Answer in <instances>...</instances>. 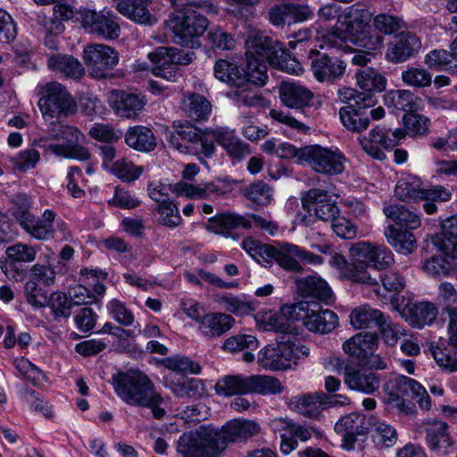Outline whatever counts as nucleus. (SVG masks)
<instances>
[{
  "label": "nucleus",
  "instance_id": "nucleus-14",
  "mask_svg": "<svg viewBox=\"0 0 457 457\" xmlns=\"http://www.w3.org/2000/svg\"><path fill=\"white\" fill-rule=\"evenodd\" d=\"M302 156L317 172L326 175H337L344 171L346 162L344 154L337 148L308 145L303 147Z\"/></svg>",
  "mask_w": 457,
  "mask_h": 457
},
{
  "label": "nucleus",
  "instance_id": "nucleus-6",
  "mask_svg": "<svg viewBox=\"0 0 457 457\" xmlns=\"http://www.w3.org/2000/svg\"><path fill=\"white\" fill-rule=\"evenodd\" d=\"M113 386L118 396L129 405H151L159 400V393L154 391L153 382L139 370L119 374Z\"/></svg>",
  "mask_w": 457,
  "mask_h": 457
},
{
  "label": "nucleus",
  "instance_id": "nucleus-43",
  "mask_svg": "<svg viewBox=\"0 0 457 457\" xmlns=\"http://www.w3.org/2000/svg\"><path fill=\"white\" fill-rule=\"evenodd\" d=\"M5 253L7 261L1 262V270L8 278H13L10 272L12 262H32L36 259L37 248L34 245L18 243L7 247Z\"/></svg>",
  "mask_w": 457,
  "mask_h": 457
},
{
  "label": "nucleus",
  "instance_id": "nucleus-5",
  "mask_svg": "<svg viewBox=\"0 0 457 457\" xmlns=\"http://www.w3.org/2000/svg\"><path fill=\"white\" fill-rule=\"evenodd\" d=\"M42 142L44 144L41 146L56 156L79 161L90 157L89 151L83 145L86 142L85 135L73 126L55 125Z\"/></svg>",
  "mask_w": 457,
  "mask_h": 457
},
{
  "label": "nucleus",
  "instance_id": "nucleus-24",
  "mask_svg": "<svg viewBox=\"0 0 457 457\" xmlns=\"http://www.w3.org/2000/svg\"><path fill=\"white\" fill-rule=\"evenodd\" d=\"M108 102L118 116L126 119H135L146 104L145 96L141 95L118 90L109 93Z\"/></svg>",
  "mask_w": 457,
  "mask_h": 457
},
{
  "label": "nucleus",
  "instance_id": "nucleus-63",
  "mask_svg": "<svg viewBox=\"0 0 457 457\" xmlns=\"http://www.w3.org/2000/svg\"><path fill=\"white\" fill-rule=\"evenodd\" d=\"M403 124L405 129L412 136H423L427 134L430 126V120L422 115L411 112V113H405L403 117Z\"/></svg>",
  "mask_w": 457,
  "mask_h": 457
},
{
  "label": "nucleus",
  "instance_id": "nucleus-12",
  "mask_svg": "<svg viewBox=\"0 0 457 457\" xmlns=\"http://www.w3.org/2000/svg\"><path fill=\"white\" fill-rule=\"evenodd\" d=\"M16 204L21 206L13 212V215L29 236L38 240H47L54 236V221L56 216L54 212L46 210L42 219L36 218L29 212L30 203L25 195H17Z\"/></svg>",
  "mask_w": 457,
  "mask_h": 457
},
{
  "label": "nucleus",
  "instance_id": "nucleus-51",
  "mask_svg": "<svg viewBox=\"0 0 457 457\" xmlns=\"http://www.w3.org/2000/svg\"><path fill=\"white\" fill-rule=\"evenodd\" d=\"M184 109L194 120H206L212 112L211 103L198 94H188L184 98Z\"/></svg>",
  "mask_w": 457,
  "mask_h": 457
},
{
  "label": "nucleus",
  "instance_id": "nucleus-20",
  "mask_svg": "<svg viewBox=\"0 0 457 457\" xmlns=\"http://www.w3.org/2000/svg\"><path fill=\"white\" fill-rule=\"evenodd\" d=\"M303 205L310 213L323 221H329L339 214V209L332 196L318 188L309 190L303 198Z\"/></svg>",
  "mask_w": 457,
  "mask_h": 457
},
{
  "label": "nucleus",
  "instance_id": "nucleus-15",
  "mask_svg": "<svg viewBox=\"0 0 457 457\" xmlns=\"http://www.w3.org/2000/svg\"><path fill=\"white\" fill-rule=\"evenodd\" d=\"M262 37L266 39V42L258 47L257 54L258 62H262L265 65L266 71L267 63H269L288 74L299 75L303 72L302 64L286 51L282 43L263 34Z\"/></svg>",
  "mask_w": 457,
  "mask_h": 457
},
{
  "label": "nucleus",
  "instance_id": "nucleus-50",
  "mask_svg": "<svg viewBox=\"0 0 457 457\" xmlns=\"http://www.w3.org/2000/svg\"><path fill=\"white\" fill-rule=\"evenodd\" d=\"M312 431L313 429L312 428L304 427L293 422L289 433L281 434V453L285 455L292 453L298 446L296 438L302 442H306L311 438Z\"/></svg>",
  "mask_w": 457,
  "mask_h": 457
},
{
  "label": "nucleus",
  "instance_id": "nucleus-30",
  "mask_svg": "<svg viewBox=\"0 0 457 457\" xmlns=\"http://www.w3.org/2000/svg\"><path fill=\"white\" fill-rule=\"evenodd\" d=\"M421 47L419 37L411 33H401L388 44L386 58L395 63L403 62Z\"/></svg>",
  "mask_w": 457,
  "mask_h": 457
},
{
  "label": "nucleus",
  "instance_id": "nucleus-7",
  "mask_svg": "<svg viewBox=\"0 0 457 457\" xmlns=\"http://www.w3.org/2000/svg\"><path fill=\"white\" fill-rule=\"evenodd\" d=\"M309 354V348L296 340H287L262 348L257 356V363L267 370H285L291 369L301 358Z\"/></svg>",
  "mask_w": 457,
  "mask_h": 457
},
{
  "label": "nucleus",
  "instance_id": "nucleus-2",
  "mask_svg": "<svg viewBox=\"0 0 457 457\" xmlns=\"http://www.w3.org/2000/svg\"><path fill=\"white\" fill-rule=\"evenodd\" d=\"M260 31H250L245 41L246 66L240 71L233 62L220 59L214 64V75L220 81L226 83L230 88H242L247 83L263 86L268 80L265 65L258 62V47L265 44Z\"/></svg>",
  "mask_w": 457,
  "mask_h": 457
},
{
  "label": "nucleus",
  "instance_id": "nucleus-52",
  "mask_svg": "<svg viewBox=\"0 0 457 457\" xmlns=\"http://www.w3.org/2000/svg\"><path fill=\"white\" fill-rule=\"evenodd\" d=\"M108 172L122 182L131 183L143 174L144 167L136 165L128 158H120L112 164Z\"/></svg>",
  "mask_w": 457,
  "mask_h": 457
},
{
  "label": "nucleus",
  "instance_id": "nucleus-16",
  "mask_svg": "<svg viewBox=\"0 0 457 457\" xmlns=\"http://www.w3.org/2000/svg\"><path fill=\"white\" fill-rule=\"evenodd\" d=\"M82 58L90 75L99 79L105 78L119 62L118 52L104 44L86 46Z\"/></svg>",
  "mask_w": 457,
  "mask_h": 457
},
{
  "label": "nucleus",
  "instance_id": "nucleus-59",
  "mask_svg": "<svg viewBox=\"0 0 457 457\" xmlns=\"http://www.w3.org/2000/svg\"><path fill=\"white\" fill-rule=\"evenodd\" d=\"M403 83L409 87L424 88L432 83V75L424 68L409 67L402 72Z\"/></svg>",
  "mask_w": 457,
  "mask_h": 457
},
{
  "label": "nucleus",
  "instance_id": "nucleus-3",
  "mask_svg": "<svg viewBox=\"0 0 457 457\" xmlns=\"http://www.w3.org/2000/svg\"><path fill=\"white\" fill-rule=\"evenodd\" d=\"M370 13L363 10L351 8L337 21L331 32L321 37L332 46L340 47L342 42H351L367 53L380 52L384 37L370 30Z\"/></svg>",
  "mask_w": 457,
  "mask_h": 457
},
{
  "label": "nucleus",
  "instance_id": "nucleus-49",
  "mask_svg": "<svg viewBox=\"0 0 457 457\" xmlns=\"http://www.w3.org/2000/svg\"><path fill=\"white\" fill-rule=\"evenodd\" d=\"M300 246L289 243H282L275 247L274 260L285 270L298 272L302 270L299 263Z\"/></svg>",
  "mask_w": 457,
  "mask_h": 457
},
{
  "label": "nucleus",
  "instance_id": "nucleus-38",
  "mask_svg": "<svg viewBox=\"0 0 457 457\" xmlns=\"http://www.w3.org/2000/svg\"><path fill=\"white\" fill-rule=\"evenodd\" d=\"M297 288L304 296H313L328 303L335 300L327 281L317 276H308L297 280Z\"/></svg>",
  "mask_w": 457,
  "mask_h": 457
},
{
  "label": "nucleus",
  "instance_id": "nucleus-27",
  "mask_svg": "<svg viewBox=\"0 0 457 457\" xmlns=\"http://www.w3.org/2000/svg\"><path fill=\"white\" fill-rule=\"evenodd\" d=\"M210 133L232 160L239 162L250 154L248 145L237 136L235 129L217 127L210 129Z\"/></svg>",
  "mask_w": 457,
  "mask_h": 457
},
{
  "label": "nucleus",
  "instance_id": "nucleus-39",
  "mask_svg": "<svg viewBox=\"0 0 457 457\" xmlns=\"http://www.w3.org/2000/svg\"><path fill=\"white\" fill-rule=\"evenodd\" d=\"M218 395L230 397L249 394V376L241 374L226 375L220 378L214 386Z\"/></svg>",
  "mask_w": 457,
  "mask_h": 457
},
{
  "label": "nucleus",
  "instance_id": "nucleus-10",
  "mask_svg": "<svg viewBox=\"0 0 457 457\" xmlns=\"http://www.w3.org/2000/svg\"><path fill=\"white\" fill-rule=\"evenodd\" d=\"M284 312L287 314L295 313V320H302L311 332L327 334L338 325V317L334 312L321 309L315 303L301 302L287 306Z\"/></svg>",
  "mask_w": 457,
  "mask_h": 457
},
{
  "label": "nucleus",
  "instance_id": "nucleus-57",
  "mask_svg": "<svg viewBox=\"0 0 457 457\" xmlns=\"http://www.w3.org/2000/svg\"><path fill=\"white\" fill-rule=\"evenodd\" d=\"M378 246L379 244L369 241L355 243L349 250L351 261L354 262L355 265H358L359 269L363 267L368 271L367 268L370 266L373 256L377 253Z\"/></svg>",
  "mask_w": 457,
  "mask_h": 457
},
{
  "label": "nucleus",
  "instance_id": "nucleus-54",
  "mask_svg": "<svg viewBox=\"0 0 457 457\" xmlns=\"http://www.w3.org/2000/svg\"><path fill=\"white\" fill-rule=\"evenodd\" d=\"M385 215L392 220L396 225L415 229L420 226V219L414 212L401 205H389L383 210Z\"/></svg>",
  "mask_w": 457,
  "mask_h": 457
},
{
  "label": "nucleus",
  "instance_id": "nucleus-31",
  "mask_svg": "<svg viewBox=\"0 0 457 457\" xmlns=\"http://www.w3.org/2000/svg\"><path fill=\"white\" fill-rule=\"evenodd\" d=\"M235 323V319L228 313L207 312L197 325V331L206 338H216L232 328Z\"/></svg>",
  "mask_w": 457,
  "mask_h": 457
},
{
  "label": "nucleus",
  "instance_id": "nucleus-53",
  "mask_svg": "<svg viewBox=\"0 0 457 457\" xmlns=\"http://www.w3.org/2000/svg\"><path fill=\"white\" fill-rule=\"evenodd\" d=\"M343 125L353 132L365 130L370 124V119L364 112L356 110L353 105L342 107L339 111Z\"/></svg>",
  "mask_w": 457,
  "mask_h": 457
},
{
  "label": "nucleus",
  "instance_id": "nucleus-26",
  "mask_svg": "<svg viewBox=\"0 0 457 457\" xmlns=\"http://www.w3.org/2000/svg\"><path fill=\"white\" fill-rule=\"evenodd\" d=\"M427 443L436 457H445L456 450V442L449 432L447 423L434 422L427 430Z\"/></svg>",
  "mask_w": 457,
  "mask_h": 457
},
{
  "label": "nucleus",
  "instance_id": "nucleus-61",
  "mask_svg": "<svg viewBox=\"0 0 457 457\" xmlns=\"http://www.w3.org/2000/svg\"><path fill=\"white\" fill-rule=\"evenodd\" d=\"M40 160L38 151L35 149H25L19 152L15 156L11 157V162L13 170L25 172L36 167Z\"/></svg>",
  "mask_w": 457,
  "mask_h": 457
},
{
  "label": "nucleus",
  "instance_id": "nucleus-33",
  "mask_svg": "<svg viewBox=\"0 0 457 457\" xmlns=\"http://www.w3.org/2000/svg\"><path fill=\"white\" fill-rule=\"evenodd\" d=\"M279 98L284 105L300 109L309 105L313 94L307 87L295 81H283L279 86Z\"/></svg>",
  "mask_w": 457,
  "mask_h": 457
},
{
  "label": "nucleus",
  "instance_id": "nucleus-37",
  "mask_svg": "<svg viewBox=\"0 0 457 457\" xmlns=\"http://www.w3.org/2000/svg\"><path fill=\"white\" fill-rule=\"evenodd\" d=\"M213 299L225 311L239 317L250 315L256 309L254 303L245 295H235L231 293H219L214 295Z\"/></svg>",
  "mask_w": 457,
  "mask_h": 457
},
{
  "label": "nucleus",
  "instance_id": "nucleus-46",
  "mask_svg": "<svg viewBox=\"0 0 457 457\" xmlns=\"http://www.w3.org/2000/svg\"><path fill=\"white\" fill-rule=\"evenodd\" d=\"M358 87L365 92H382L386 87V79L374 68H361L355 73Z\"/></svg>",
  "mask_w": 457,
  "mask_h": 457
},
{
  "label": "nucleus",
  "instance_id": "nucleus-4",
  "mask_svg": "<svg viewBox=\"0 0 457 457\" xmlns=\"http://www.w3.org/2000/svg\"><path fill=\"white\" fill-rule=\"evenodd\" d=\"M384 392L385 403L390 409L400 413L412 415L416 412L414 403L405 397L415 399L423 410L430 409V397L425 387L411 378L401 375L388 379L384 386Z\"/></svg>",
  "mask_w": 457,
  "mask_h": 457
},
{
  "label": "nucleus",
  "instance_id": "nucleus-48",
  "mask_svg": "<svg viewBox=\"0 0 457 457\" xmlns=\"http://www.w3.org/2000/svg\"><path fill=\"white\" fill-rule=\"evenodd\" d=\"M283 391V384L275 377L268 375L249 376V394L270 395L281 394Z\"/></svg>",
  "mask_w": 457,
  "mask_h": 457
},
{
  "label": "nucleus",
  "instance_id": "nucleus-25",
  "mask_svg": "<svg viewBox=\"0 0 457 457\" xmlns=\"http://www.w3.org/2000/svg\"><path fill=\"white\" fill-rule=\"evenodd\" d=\"M292 304H286L279 312L261 310L254 315L256 328L262 331H275L281 333L293 332L292 323L295 320V313L287 314L284 309Z\"/></svg>",
  "mask_w": 457,
  "mask_h": 457
},
{
  "label": "nucleus",
  "instance_id": "nucleus-41",
  "mask_svg": "<svg viewBox=\"0 0 457 457\" xmlns=\"http://www.w3.org/2000/svg\"><path fill=\"white\" fill-rule=\"evenodd\" d=\"M384 236L387 243L401 254H411L417 248L416 238L409 230L397 229L389 225L385 228Z\"/></svg>",
  "mask_w": 457,
  "mask_h": 457
},
{
  "label": "nucleus",
  "instance_id": "nucleus-56",
  "mask_svg": "<svg viewBox=\"0 0 457 457\" xmlns=\"http://www.w3.org/2000/svg\"><path fill=\"white\" fill-rule=\"evenodd\" d=\"M197 137L196 129L194 127H182L179 129L170 132L168 141L170 145L181 154H191L192 143Z\"/></svg>",
  "mask_w": 457,
  "mask_h": 457
},
{
  "label": "nucleus",
  "instance_id": "nucleus-1",
  "mask_svg": "<svg viewBox=\"0 0 457 457\" xmlns=\"http://www.w3.org/2000/svg\"><path fill=\"white\" fill-rule=\"evenodd\" d=\"M260 432V424L253 420L233 419L221 428L201 426L179 436L177 452L182 457H220L228 443L246 441Z\"/></svg>",
  "mask_w": 457,
  "mask_h": 457
},
{
  "label": "nucleus",
  "instance_id": "nucleus-36",
  "mask_svg": "<svg viewBox=\"0 0 457 457\" xmlns=\"http://www.w3.org/2000/svg\"><path fill=\"white\" fill-rule=\"evenodd\" d=\"M433 243L442 254L457 258V215L443 222L442 232L433 239Z\"/></svg>",
  "mask_w": 457,
  "mask_h": 457
},
{
  "label": "nucleus",
  "instance_id": "nucleus-40",
  "mask_svg": "<svg viewBox=\"0 0 457 457\" xmlns=\"http://www.w3.org/2000/svg\"><path fill=\"white\" fill-rule=\"evenodd\" d=\"M128 146L139 152L149 153L156 147L153 131L144 126L130 127L124 135Z\"/></svg>",
  "mask_w": 457,
  "mask_h": 457
},
{
  "label": "nucleus",
  "instance_id": "nucleus-47",
  "mask_svg": "<svg viewBox=\"0 0 457 457\" xmlns=\"http://www.w3.org/2000/svg\"><path fill=\"white\" fill-rule=\"evenodd\" d=\"M383 313L369 305H361L353 309L350 314L351 325L356 329L379 326Z\"/></svg>",
  "mask_w": 457,
  "mask_h": 457
},
{
  "label": "nucleus",
  "instance_id": "nucleus-60",
  "mask_svg": "<svg viewBox=\"0 0 457 457\" xmlns=\"http://www.w3.org/2000/svg\"><path fill=\"white\" fill-rule=\"evenodd\" d=\"M451 46V53L444 49H435L429 51L424 57V62L430 70L441 71L445 69L453 58H457V54L453 52V46Z\"/></svg>",
  "mask_w": 457,
  "mask_h": 457
},
{
  "label": "nucleus",
  "instance_id": "nucleus-11",
  "mask_svg": "<svg viewBox=\"0 0 457 457\" xmlns=\"http://www.w3.org/2000/svg\"><path fill=\"white\" fill-rule=\"evenodd\" d=\"M257 228L270 236H275L278 232V225L260 215L250 214L241 216L234 213H220L210 218L206 224V228L215 234L228 236L229 231L237 228Z\"/></svg>",
  "mask_w": 457,
  "mask_h": 457
},
{
  "label": "nucleus",
  "instance_id": "nucleus-55",
  "mask_svg": "<svg viewBox=\"0 0 457 457\" xmlns=\"http://www.w3.org/2000/svg\"><path fill=\"white\" fill-rule=\"evenodd\" d=\"M423 188L420 179L409 176L398 180L395 193L403 201H420L422 199Z\"/></svg>",
  "mask_w": 457,
  "mask_h": 457
},
{
  "label": "nucleus",
  "instance_id": "nucleus-9",
  "mask_svg": "<svg viewBox=\"0 0 457 457\" xmlns=\"http://www.w3.org/2000/svg\"><path fill=\"white\" fill-rule=\"evenodd\" d=\"M152 62V73L170 82L178 81L180 72L176 65H187L195 58L193 51L160 46L147 54Z\"/></svg>",
  "mask_w": 457,
  "mask_h": 457
},
{
  "label": "nucleus",
  "instance_id": "nucleus-58",
  "mask_svg": "<svg viewBox=\"0 0 457 457\" xmlns=\"http://www.w3.org/2000/svg\"><path fill=\"white\" fill-rule=\"evenodd\" d=\"M442 256L434 255L425 260L422 263V270L428 276L441 278L448 275L454 268V261L457 258H451L443 254Z\"/></svg>",
  "mask_w": 457,
  "mask_h": 457
},
{
  "label": "nucleus",
  "instance_id": "nucleus-62",
  "mask_svg": "<svg viewBox=\"0 0 457 457\" xmlns=\"http://www.w3.org/2000/svg\"><path fill=\"white\" fill-rule=\"evenodd\" d=\"M258 345L259 342L254 336L238 334L227 338L222 347L227 352L235 353L245 349L254 350Z\"/></svg>",
  "mask_w": 457,
  "mask_h": 457
},
{
  "label": "nucleus",
  "instance_id": "nucleus-35",
  "mask_svg": "<svg viewBox=\"0 0 457 457\" xmlns=\"http://www.w3.org/2000/svg\"><path fill=\"white\" fill-rule=\"evenodd\" d=\"M437 314L438 310L433 303L420 302L406 306L403 316L412 327L421 328L427 325H431L436 319Z\"/></svg>",
  "mask_w": 457,
  "mask_h": 457
},
{
  "label": "nucleus",
  "instance_id": "nucleus-42",
  "mask_svg": "<svg viewBox=\"0 0 457 457\" xmlns=\"http://www.w3.org/2000/svg\"><path fill=\"white\" fill-rule=\"evenodd\" d=\"M385 104L406 113L421 109V99L407 89L391 90L385 95Z\"/></svg>",
  "mask_w": 457,
  "mask_h": 457
},
{
  "label": "nucleus",
  "instance_id": "nucleus-21",
  "mask_svg": "<svg viewBox=\"0 0 457 457\" xmlns=\"http://www.w3.org/2000/svg\"><path fill=\"white\" fill-rule=\"evenodd\" d=\"M343 378L345 385L353 391L371 395L379 388V376L365 368L345 365Z\"/></svg>",
  "mask_w": 457,
  "mask_h": 457
},
{
  "label": "nucleus",
  "instance_id": "nucleus-8",
  "mask_svg": "<svg viewBox=\"0 0 457 457\" xmlns=\"http://www.w3.org/2000/svg\"><path fill=\"white\" fill-rule=\"evenodd\" d=\"M177 44L187 46L194 37L202 36L208 27V20L194 6L174 11L165 22Z\"/></svg>",
  "mask_w": 457,
  "mask_h": 457
},
{
  "label": "nucleus",
  "instance_id": "nucleus-28",
  "mask_svg": "<svg viewBox=\"0 0 457 457\" xmlns=\"http://www.w3.org/2000/svg\"><path fill=\"white\" fill-rule=\"evenodd\" d=\"M335 430L342 436V447L347 451L354 448L357 436L367 431L365 416L359 412H352L342 417L335 425Z\"/></svg>",
  "mask_w": 457,
  "mask_h": 457
},
{
  "label": "nucleus",
  "instance_id": "nucleus-32",
  "mask_svg": "<svg viewBox=\"0 0 457 457\" xmlns=\"http://www.w3.org/2000/svg\"><path fill=\"white\" fill-rule=\"evenodd\" d=\"M323 398L324 392L318 391L293 396L288 400L287 404L291 410L304 417L318 419L325 410Z\"/></svg>",
  "mask_w": 457,
  "mask_h": 457
},
{
  "label": "nucleus",
  "instance_id": "nucleus-18",
  "mask_svg": "<svg viewBox=\"0 0 457 457\" xmlns=\"http://www.w3.org/2000/svg\"><path fill=\"white\" fill-rule=\"evenodd\" d=\"M83 28L89 33L104 38L115 39L120 36V26L110 12H96L88 8L79 11Z\"/></svg>",
  "mask_w": 457,
  "mask_h": 457
},
{
  "label": "nucleus",
  "instance_id": "nucleus-19",
  "mask_svg": "<svg viewBox=\"0 0 457 457\" xmlns=\"http://www.w3.org/2000/svg\"><path fill=\"white\" fill-rule=\"evenodd\" d=\"M329 264L337 270L340 279L374 287V292L378 295H379L377 278H373L363 267L359 269L354 262L349 263L341 253L336 252L331 254Z\"/></svg>",
  "mask_w": 457,
  "mask_h": 457
},
{
  "label": "nucleus",
  "instance_id": "nucleus-13",
  "mask_svg": "<svg viewBox=\"0 0 457 457\" xmlns=\"http://www.w3.org/2000/svg\"><path fill=\"white\" fill-rule=\"evenodd\" d=\"M41 95L38 106L46 120L57 119L76 110L74 99L60 83H46L41 89Z\"/></svg>",
  "mask_w": 457,
  "mask_h": 457
},
{
  "label": "nucleus",
  "instance_id": "nucleus-22",
  "mask_svg": "<svg viewBox=\"0 0 457 457\" xmlns=\"http://www.w3.org/2000/svg\"><path fill=\"white\" fill-rule=\"evenodd\" d=\"M151 0H119L116 10L127 19L145 26L157 23L158 16Z\"/></svg>",
  "mask_w": 457,
  "mask_h": 457
},
{
  "label": "nucleus",
  "instance_id": "nucleus-29",
  "mask_svg": "<svg viewBox=\"0 0 457 457\" xmlns=\"http://www.w3.org/2000/svg\"><path fill=\"white\" fill-rule=\"evenodd\" d=\"M389 132L386 128L377 126L368 136L360 137L358 141L367 154L375 160L383 161L386 159L385 150L392 148Z\"/></svg>",
  "mask_w": 457,
  "mask_h": 457
},
{
  "label": "nucleus",
  "instance_id": "nucleus-45",
  "mask_svg": "<svg viewBox=\"0 0 457 457\" xmlns=\"http://www.w3.org/2000/svg\"><path fill=\"white\" fill-rule=\"evenodd\" d=\"M370 436L373 444L379 449L394 446L398 438L396 429L382 420H375L370 424Z\"/></svg>",
  "mask_w": 457,
  "mask_h": 457
},
{
  "label": "nucleus",
  "instance_id": "nucleus-44",
  "mask_svg": "<svg viewBox=\"0 0 457 457\" xmlns=\"http://www.w3.org/2000/svg\"><path fill=\"white\" fill-rule=\"evenodd\" d=\"M48 68L64 77L79 78L84 74L80 62L68 54H54L47 61Z\"/></svg>",
  "mask_w": 457,
  "mask_h": 457
},
{
  "label": "nucleus",
  "instance_id": "nucleus-17",
  "mask_svg": "<svg viewBox=\"0 0 457 457\" xmlns=\"http://www.w3.org/2000/svg\"><path fill=\"white\" fill-rule=\"evenodd\" d=\"M236 181L228 177L216 178L210 182L197 186L187 183H178L174 190L179 195L187 198L206 199L220 197L230 194L234 190Z\"/></svg>",
  "mask_w": 457,
  "mask_h": 457
},
{
  "label": "nucleus",
  "instance_id": "nucleus-34",
  "mask_svg": "<svg viewBox=\"0 0 457 457\" xmlns=\"http://www.w3.org/2000/svg\"><path fill=\"white\" fill-rule=\"evenodd\" d=\"M378 337L375 333H359L346 340L343 345L344 352L359 360L371 355L377 349Z\"/></svg>",
  "mask_w": 457,
  "mask_h": 457
},
{
  "label": "nucleus",
  "instance_id": "nucleus-23",
  "mask_svg": "<svg viewBox=\"0 0 457 457\" xmlns=\"http://www.w3.org/2000/svg\"><path fill=\"white\" fill-rule=\"evenodd\" d=\"M311 59L312 71L320 82L337 79L345 71V63L337 57L312 50Z\"/></svg>",
  "mask_w": 457,
  "mask_h": 457
},
{
  "label": "nucleus",
  "instance_id": "nucleus-64",
  "mask_svg": "<svg viewBox=\"0 0 457 457\" xmlns=\"http://www.w3.org/2000/svg\"><path fill=\"white\" fill-rule=\"evenodd\" d=\"M66 181V188L71 196L75 198L84 196L85 191L83 187L86 186V180L79 167L72 166L68 169Z\"/></svg>",
  "mask_w": 457,
  "mask_h": 457
}]
</instances>
